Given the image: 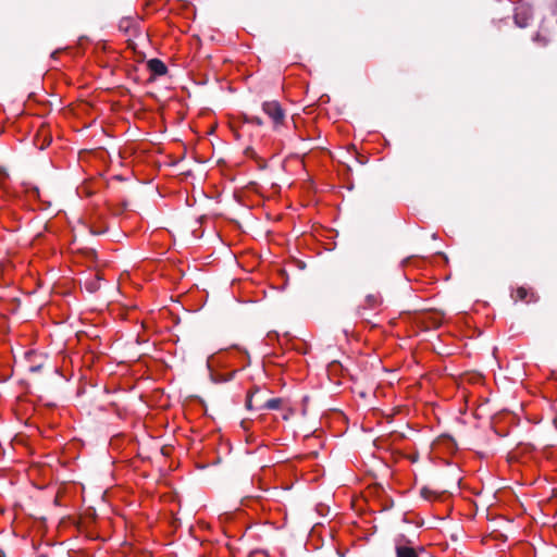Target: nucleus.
Instances as JSON below:
<instances>
[{"instance_id":"nucleus-1","label":"nucleus","mask_w":557,"mask_h":557,"mask_svg":"<svg viewBox=\"0 0 557 557\" xmlns=\"http://www.w3.org/2000/svg\"><path fill=\"white\" fill-rule=\"evenodd\" d=\"M262 111L272 120L274 129L285 124L286 112L278 101H264L262 103Z\"/></svg>"},{"instance_id":"nucleus-2","label":"nucleus","mask_w":557,"mask_h":557,"mask_svg":"<svg viewBox=\"0 0 557 557\" xmlns=\"http://www.w3.org/2000/svg\"><path fill=\"white\" fill-rule=\"evenodd\" d=\"M411 543L405 534H399L395 539L396 557H419L418 550L411 546Z\"/></svg>"},{"instance_id":"nucleus-3","label":"nucleus","mask_w":557,"mask_h":557,"mask_svg":"<svg viewBox=\"0 0 557 557\" xmlns=\"http://www.w3.org/2000/svg\"><path fill=\"white\" fill-rule=\"evenodd\" d=\"M515 301H523L525 304L537 302L540 300L539 294L533 289L525 286H519L516 289V295L511 294Z\"/></svg>"},{"instance_id":"nucleus-4","label":"nucleus","mask_w":557,"mask_h":557,"mask_svg":"<svg viewBox=\"0 0 557 557\" xmlns=\"http://www.w3.org/2000/svg\"><path fill=\"white\" fill-rule=\"evenodd\" d=\"M119 29L126 35L137 36L139 32L138 22L131 16L123 17L119 23Z\"/></svg>"},{"instance_id":"nucleus-5","label":"nucleus","mask_w":557,"mask_h":557,"mask_svg":"<svg viewBox=\"0 0 557 557\" xmlns=\"http://www.w3.org/2000/svg\"><path fill=\"white\" fill-rule=\"evenodd\" d=\"M147 67L154 77L163 76L168 73V67L165 63L157 58L150 59L147 62Z\"/></svg>"},{"instance_id":"nucleus-6","label":"nucleus","mask_w":557,"mask_h":557,"mask_svg":"<svg viewBox=\"0 0 557 557\" xmlns=\"http://www.w3.org/2000/svg\"><path fill=\"white\" fill-rule=\"evenodd\" d=\"M264 391L268 392V388L261 387L259 385L252 386V388L247 393V396H246L245 406L248 410H252L255 408L253 407L255 398L257 397L258 394H262Z\"/></svg>"},{"instance_id":"nucleus-7","label":"nucleus","mask_w":557,"mask_h":557,"mask_svg":"<svg viewBox=\"0 0 557 557\" xmlns=\"http://www.w3.org/2000/svg\"><path fill=\"white\" fill-rule=\"evenodd\" d=\"M282 404H283V399L282 398H278V397L277 398H271V399H267L261 405L256 406V409H259V410H276V409L281 408Z\"/></svg>"},{"instance_id":"nucleus-8","label":"nucleus","mask_w":557,"mask_h":557,"mask_svg":"<svg viewBox=\"0 0 557 557\" xmlns=\"http://www.w3.org/2000/svg\"><path fill=\"white\" fill-rule=\"evenodd\" d=\"M529 18L530 16L528 12L524 10L517 11L513 15L515 24L520 28H524L529 25Z\"/></svg>"},{"instance_id":"nucleus-9","label":"nucleus","mask_w":557,"mask_h":557,"mask_svg":"<svg viewBox=\"0 0 557 557\" xmlns=\"http://www.w3.org/2000/svg\"><path fill=\"white\" fill-rule=\"evenodd\" d=\"M237 373V371H232L227 374H223V373H211V380L214 382V383H224V382H227V381H231L235 374Z\"/></svg>"},{"instance_id":"nucleus-10","label":"nucleus","mask_w":557,"mask_h":557,"mask_svg":"<svg viewBox=\"0 0 557 557\" xmlns=\"http://www.w3.org/2000/svg\"><path fill=\"white\" fill-rule=\"evenodd\" d=\"M366 304H367L368 308L374 309V308H377L382 304V298H381L380 294H376V295L369 294L366 297Z\"/></svg>"},{"instance_id":"nucleus-11","label":"nucleus","mask_w":557,"mask_h":557,"mask_svg":"<svg viewBox=\"0 0 557 557\" xmlns=\"http://www.w3.org/2000/svg\"><path fill=\"white\" fill-rule=\"evenodd\" d=\"M85 288L89 293H96L100 288V278H90L85 281Z\"/></svg>"},{"instance_id":"nucleus-12","label":"nucleus","mask_w":557,"mask_h":557,"mask_svg":"<svg viewBox=\"0 0 557 557\" xmlns=\"http://www.w3.org/2000/svg\"><path fill=\"white\" fill-rule=\"evenodd\" d=\"M435 493L430 490L428 486H423L420 491V495L424 498V499H430V497L432 495H434Z\"/></svg>"},{"instance_id":"nucleus-13","label":"nucleus","mask_w":557,"mask_h":557,"mask_svg":"<svg viewBox=\"0 0 557 557\" xmlns=\"http://www.w3.org/2000/svg\"><path fill=\"white\" fill-rule=\"evenodd\" d=\"M244 153H245L246 157H249L251 159H257V153H256V151L253 150L252 147H247L245 149Z\"/></svg>"},{"instance_id":"nucleus-14","label":"nucleus","mask_w":557,"mask_h":557,"mask_svg":"<svg viewBox=\"0 0 557 557\" xmlns=\"http://www.w3.org/2000/svg\"><path fill=\"white\" fill-rule=\"evenodd\" d=\"M107 231H108V227L96 228L95 226H90V233L94 235H100V234L106 233Z\"/></svg>"},{"instance_id":"nucleus-15","label":"nucleus","mask_w":557,"mask_h":557,"mask_svg":"<svg viewBox=\"0 0 557 557\" xmlns=\"http://www.w3.org/2000/svg\"><path fill=\"white\" fill-rule=\"evenodd\" d=\"M265 393H271V391L268 389V392H263L262 394H258L257 397L255 398L256 403L258 404L257 406L261 405L262 403H264L267 399H264V394Z\"/></svg>"},{"instance_id":"nucleus-16","label":"nucleus","mask_w":557,"mask_h":557,"mask_svg":"<svg viewBox=\"0 0 557 557\" xmlns=\"http://www.w3.org/2000/svg\"><path fill=\"white\" fill-rule=\"evenodd\" d=\"M251 123L250 124H255L257 126H262L263 125V121L260 116H251L250 119Z\"/></svg>"},{"instance_id":"nucleus-17","label":"nucleus","mask_w":557,"mask_h":557,"mask_svg":"<svg viewBox=\"0 0 557 557\" xmlns=\"http://www.w3.org/2000/svg\"><path fill=\"white\" fill-rule=\"evenodd\" d=\"M356 160H357L358 163H360L362 165L368 162V158L366 156L360 154V153H357Z\"/></svg>"},{"instance_id":"nucleus-18","label":"nucleus","mask_w":557,"mask_h":557,"mask_svg":"<svg viewBox=\"0 0 557 557\" xmlns=\"http://www.w3.org/2000/svg\"><path fill=\"white\" fill-rule=\"evenodd\" d=\"M42 369V363L33 364L29 367V371L33 373L39 372Z\"/></svg>"},{"instance_id":"nucleus-19","label":"nucleus","mask_w":557,"mask_h":557,"mask_svg":"<svg viewBox=\"0 0 557 557\" xmlns=\"http://www.w3.org/2000/svg\"><path fill=\"white\" fill-rule=\"evenodd\" d=\"M251 116H252V115H248V114L244 113V114L242 115V117H243V122H244V123H247V124H250V123H251V121H250Z\"/></svg>"},{"instance_id":"nucleus-20","label":"nucleus","mask_w":557,"mask_h":557,"mask_svg":"<svg viewBox=\"0 0 557 557\" xmlns=\"http://www.w3.org/2000/svg\"><path fill=\"white\" fill-rule=\"evenodd\" d=\"M36 356V352L30 350L26 352V358L30 360L32 357Z\"/></svg>"},{"instance_id":"nucleus-21","label":"nucleus","mask_w":557,"mask_h":557,"mask_svg":"<svg viewBox=\"0 0 557 557\" xmlns=\"http://www.w3.org/2000/svg\"><path fill=\"white\" fill-rule=\"evenodd\" d=\"M33 191H34V194H35L38 198H40V191H39V188H38V187H35V188L33 189Z\"/></svg>"},{"instance_id":"nucleus-22","label":"nucleus","mask_w":557,"mask_h":557,"mask_svg":"<svg viewBox=\"0 0 557 557\" xmlns=\"http://www.w3.org/2000/svg\"><path fill=\"white\" fill-rule=\"evenodd\" d=\"M410 258H406L401 261V265L405 267L409 262Z\"/></svg>"},{"instance_id":"nucleus-23","label":"nucleus","mask_w":557,"mask_h":557,"mask_svg":"<svg viewBox=\"0 0 557 557\" xmlns=\"http://www.w3.org/2000/svg\"><path fill=\"white\" fill-rule=\"evenodd\" d=\"M127 206H128V203L126 201H123L122 202V210H126Z\"/></svg>"},{"instance_id":"nucleus-24","label":"nucleus","mask_w":557,"mask_h":557,"mask_svg":"<svg viewBox=\"0 0 557 557\" xmlns=\"http://www.w3.org/2000/svg\"><path fill=\"white\" fill-rule=\"evenodd\" d=\"M416 549L418 550V554H419L420 552H424V550H425V548H424L423 546H419V547H418V548H416Z\"/></svg>"},{"instance_id":"nucleus-25","label":"nucleus","mask_w":557,"mask_h":557,"mask_svg":"<svg viewBox=\"0 0 557 557\" xmlns=\"http://www.w3.org/2000/svg\"><path fill=\"white\" fill-rule=\"evenodd\" d=\"M94 278H100V281L102 280V277H101V275H100V273H99V272H97V273L95 274V277H94Z\"/></svg>"},{"instance_id":"nucleus-26","label":"nucleus","mask_w":557,"mask_h":557,"mask_svg":"<svg viewBox=\"0 0 557 557\" xmlns=\"http://www.w3.org/2000/svg\"><path fill=\"white\" fill-rule=\"evenodd\" d=\"M308 400H309V397L308 396H305L302 401H304V405L308 404Z\"/></svg>"},{"instance_id":"nucleus-27","label":"nucleus","mask_w":557,"mask_h":557,"mask_svg":"<svg viewBox=\"0 0 557 557\" xmlns=\"http://www.w3.org/2000/svg\"><path fill=\"white\" fill-rule=\"evenodd\" d=\"M114 178L117 180V181H123L124 180L121 175H115Z\"/></svg>"},{"instance_id":"nucleus-28","label":"nucleus","mask_w":557,"mask_h":557,"mask_svg":"<svg viewBox=\"0 0 557 557\" xmlns=\"http://www.w3.org/2000/svg\"><path fill=\"white\" fill-rule=\"evenodd\" d=\"M410 460H411L412 462H414V461H417V460H418V457H417V456H414V457H410Z\"/></svg>"},{"instance_id":"nucleus-29","label":"nucleus","mask_w":557,"mask_h":557,"mask_svg":"<svg viewBox=\"0 0 557 557\" xmlns=\"http://www.w3.org/2000/svg\"><path fill=\"white\" fill-rule=\"evenodd\" d=\"M306 410H307V407H306V405H304L302 414H306Z\"/></svg>"},{"instance_id":"nucleus-30","label":"nucleus","mask_w":557,"mask_h":557,"mask_svg":"<svg viewBox=\"0 0 557 557\" xmlns=\"http://www.w3.org/2000/svg\"><path fill=\"white\" fill-rule=\"evenodd\" d=\"M306 410H307V407H306V405H304L302 414H306Z\"/></svg>"},{"instance_id":"nucleus-31","label":"nucleus","mask_w":557,"mask_h":557,"mask_svg":"<svg viewBox=\"0 0 557 557\" xmlns=\"http://www.w3.org/2000/svg\"><path fill=\"white\" fill-rule=\"evenodd\" d=\"M58 53V51L52 52L51 57L54 58V55Z\"/></svg>"},{"instance_id":"nucleus-32","label":"nucleus","mask_w":557,"mask_h":557,"mask_svg":"<svg viewBox=\"0 0 557 557\" xmlns=\"http://www.w3.org/2000/svg\"><path fill=\"white\" fill-rule=\"evenodd\" d=\"M38 557H48V556H47V555H45V554H41V555H39Z\"/></svg>"},{"instance_id":"nucleus-33","label":"nucleus","mask_w":557,"mask_h":557,"mask_svg":"<svg viewBox=\"0 0 557 557\" xmlns=\"http://www.w3.org/2000/svg\"><path fill=\"white\" fill-rule=\"evenodd\" d=\"M0 557H4V556L2 555V556H0Z\"/></svg>"}]
</instances>
